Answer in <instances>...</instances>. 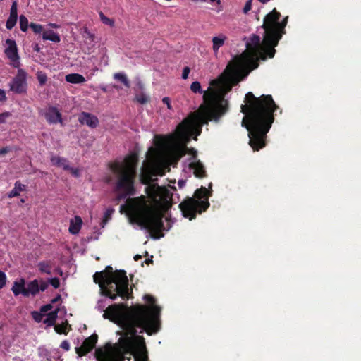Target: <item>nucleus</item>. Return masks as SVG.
<instances>
[{
  "mask_svg": "<svg viewBox=\"0 0 361 361\" xmlns=\"http://www.w3.org/2000/svg\"><path fill=\"white\" fill-rule=\"evenodd\" d=\"M30 26L35 33H40L43 30V27L39 24L31 23Z\"/></svg>",
  "mask_w": 361,
  "mask_h": 361,
  "instance_id": "c9c22d12",
  "label": "nucleus"
},
{
  "mask_svg": "<svg viewBox=\"0 0 361 361\" xmlns=\"http://www.w3.org/2000/svg\"><path fill=\"white\" fill-rule=\"evenodd\" d=\"M19 21H20V30L22 31H23V32L27 31V27H28V20H27V18L25 16L21 15L20 16Z\"/></svg>",
  "mask_w": 361,
  "mask_h": 361,
  "instance_id": "cd10ccee",
  "label": "nucleus"
},
{
  "mask_svg": "<svg viewBox=\"0 0 361 361\" xmlns=\"http://www.w3.org/2000/svg\"><path fill=\"white\" fill-rule=\"evenodd\" d=\"M48 283L43 279H34L29 281L25 288V298H28L30 295L35 297L40 291H44L48 288Z\"/></svg>",
  "mask_w": 361,
  "mask_h": 361,
  "instance_id": "f8f14e48",
  "label": "nucleus"
},
{
  "mask_svg": "<svg viewBox=\"0 0 361 361\" xmlns=\"http://www.w3.org/2000/svg\"><path fill=\"white\" fill-rule=\"evenodd\" d=\"M212 183L209 184L208 188L202 186L195 190V197H187L180 203L179 208L184 217L192 220L196 217L197 214H201L209 208V198L212 195Z\"/></svg>",
  "mask_w": 361,
  "mask_h": 361,
  "instance_id": "0eeeda50",
  "label": "nucleus"
},
{
  "mask_svg": "<svg viewBox=\"0 0 361 361\" xmlns=\"http://www.w3.org/2000/svg\"><path fill=\"white\" fill-rule=\"evenodd\" d=\"M32 316L35 322H40L42 321L44 315L41 312H38L37 311H33L32 312Z\"/></svg>",
  "mask_w": 361,
  "mask_h": 361,
  "instance_id": "f704fd0d",
  "label": "nucleus"
},
{
  "mask_svg": "<svg viewBox=\"0 0 361 361\" xmlns=\"http://www.w3.org/2000/svg\"><path fill=\"white\" fill-rule=\"evenodd\" d=\"M59 309L48 313L47 318L44 320V323L47 324L49 326H54L58 317Z\"/></svg>",
  "mask_w": 361,
  "mask_h": 361,
  "instance_id": "b1692460",
  "label": "nucleus"
},
{
  "mask_svg": "<svg viewBox=\"0 0 361 361\" xmlns=\"http://www.w3.org/2000/svg\"><path fill=\"white\" fill-rule=\"evenodd\" d=\"M6 279L7 277L6 274L4 271H0V289L3 288L5 286Z\"/></svg>",
  "mask_w": 361,
  "mask_h": 361,
  "instance_id": "72a5a7b5",
  "label": "nucleus"
},
{
  "mask_svg": "<svg viewBox=\"0 0 361 361\" xmlns=\"http://www.w3.org/2000/svg\"><path fill=\"white\" fill-rule=\"evenodd\" d=\"M54 329L56 332L59 334H65L66 335L68 331L71 329V325L68 324V321L66 320L61 324H57L54 326Z\"/></svg>",
  "mask_w": 361,
  "mask_h": 361,
  "instance_id": "5701e85b",
  "label": "nucleus"
},
{
  "mask_svg": "<svg viewBox=\"0 0 361 361\" xmlns=\"http://www.w3.org/2000/svg\"><path fill=\"white\" fill-rule=\"evenodd\" d=\"M51 309H52L51 304H47V305H43L41 307L40 312L44 313V312H47L51 310Z\"/></svg>",
  "mask_w": 361,
  "mask_h": 361,
  "instance_id": "c03bdc74",
  "label": "nucleus"
},
{
  "mask_svg": "<svg viewBox=\"0 0 361 361\" xmlns=\"http://www.w3.org/2000/svg\"><path fill=\"white\" fill-rule=\"evenodd\" d=\"M37 267L41 273L51 274L52 265L50 261H42L37 264Z\"/></svg>",
  "mask_w": 361,
  "mask_h": 361,
  "instance_id": "4be33fe9",
  "label": "nucleus"
},
{
  "mask_svg": "<svg viewBox=\"0 0 361 361\" xmlns=\"http://www.w3.org/2000/svg\"><path fill=\"white\" fill-rule=\"evenodd\" d=\"M6 99L5 91L0 89V101H5Z\"/></svg>",
  "mask_w": 361,
  "mask_h": 361,
  "instance_id": "49530a36",
  "label": "nucleus"
},
{
  "mask_svg": "<svg viewBox=\"0 0 361 361\" xmlns=\"http://www.w3.org/2000/svg\"><path fill=\"white\" fill-rule=\"evenodd\" d=\"M169 187H170L172 190H176V188L175 187H173V186H169Z\"/></svg>",
  "mask_w": 361,
  "mask_h": 361,
  "instance_id": "680f3d73",
  "label": "nucleus"
},
{
  "mask_svg": "<svg viewBox=\"0 0 361 361\" xmlns=\"http://www.w3.org/2000/svg\"><path fill=\"white\" fill-rule=\"evenodd\" d=\"M6 44L7 47L5 49V54L9 59L11 65L14 68H19L20 63L16 42L8 39Z\"/></svg>",
  "mask_w": 361,
  "mask_h": 361,
  "instance_id": "9b49d317",
  "label": "nucleus"
},
{
  "mask_svg": "<svg viewBox=\"0 0 361 361\" xmlns=\"http://www.w3.org/2000/svg\"><path fill=\"white\" fill-rule=\"evenodd\" d=\"M26 185L22 184L20 181H16L14 184V188L9 192L8 197L12 198L20 195V192L25 191Z\"/></svg>",
  "mask_w": 361,
  "mask_h": 361,
  "instance_id": "aec40b11",
  "label": "nucleus"
},
{
  "mask_svg": "<svg viewBox=\"0 0 361 361\" xmlns=\"http://www.w3.org/2000/svg\"><path fill=\"white\" fill-rule=\"evenodd\" d=\"M49 282L54 288H58L60 286V281L56 277L49 279Z\"/></svg>",
  "mask_w": 361,
  "mask_h": 361,
  "instance_id": "4c0bfd02",
  "label": "nucleus"
},
{
  "mask_svg": "<svg viewBox=\"0 0 361 361\" xmlns=\"http://www.w3.org/2000/svg\"><path fill=\"white\" fill-rule=\"evenodd\" d=\"M45 117L47 121L51 123H56L61 122V114L56 107H49L46 114Z\"/></svg>",
  "mask_w": 361,
  "mask_h": 361,
  "instance_id": "f3484780",
  "label": "nucleus"
},
{
  "mask_svg": "<svg viewBox=\"0 0 361 361\" xmlns=\"http://www.w3.org/2000/svg\"><path fill=\"white\" fill-rule=\"evenodd\" d=\"M141 258H142V256H141L140 255H138V254H137V255H135L134 256V260H135V261H138V260H140Z\"/></svg>",
  "mask_w": 361,
  "mask_h": 361,
  "instance_id": "8fccbe9b",
  "label": "nucleus"
},
{
  "mask_svg": "<svg viewBox=\"0 0 361 361\" xmlns=\"http://www.w3.org/2000/svg\"><path fill=\"white\" fill-rule=\"evenodd\" d=\"M49 25L51 27H54V28H58L59 27V25H57V24H55V23H50Z\"/></svg>",
  "mask_w": 361,
  "mask_h": 361,
  "instance_id": "864d4df0",
  "label": "nucleus"
},
{
  "mask_svg": "<svg viewBox=\"0 0 361 361\" xmlns=\"http://www.w3.org/2000/svg\"><path fill=\"white\" fill-rule=\"evenodd\" d=\"M188 169L197 178H204L207 177V171L205 166L200 161V159H193L192 161L189 163Z\"/></svg>",
  "mask_w": 361,
  "mask_h": 361,
  "instance_id": "4468645a",
  "label": "nucleus"
},
{
  "mask_svg": "<svg viewBox=\"0 0 361 361\" xmlns=\"http://www.w3.org/2000/svg\"><path fill=\"white\" fill-rule=\"evenodd\" d=\"M66 81L71 84H82L85 82L83 75L79 73H70L66 75Z\"/></svg>",
  "mask_w": 361,
  "mask_h": 361,
  "instance_id": "a211bd4d",
  "label": "nucleus"
},
{
  "mask_svg": "<svg viewBox=\"0 0 361 361\" xmlns=\"http://www.w3.org/2000/svg\"><path fill=\"white\" fill-rule=\"evenodd\" d=\"M135 99L138 103L144 104L149 102V98L146 94L140 93L136 94Z\"/></svg>",
  "mask_w": 361,
  "mask_h": 361,
  "instance_id": "c85d7f7f",
  "label": "nucleus"
},
{
  "mask_svg": "<svg viewBox=\"0 0 361 361\" xmlns=\"http://www.w3.org/2000/svg\"><path fill=\"white\" fill-rule=\"evenodd\" d=\"M143 299L149 304L131 306L128 313H124L126 305L123 303L109 305L103 314V317L120 326L124 331L119 340L121 354L132 351L137 331H145L148 335L157 333L161 327V307L155 304L156 299L150 295H145Z\"/></svg>",
  "mask_w": 361,
  "mask_h": 361,
  "instance_id": "7ed1b4c3",
  "label": "nucleus"
},
{
  "mask_svg": "<svg viewBox=\"0 0 361 361\" xmlns=\"http://www.w3.org/2000/svg\"><path fill=\"white\" fill-rule=\"evenodd\" d=\"M114 78L120 80L126 87H130V82L124 73H116L114 75Z\"/></svg>",
  "mask_w": 361,
  "mask_h": 361,
  "instance_id": "a878e982",
  "label": "nucleus"
},
{
  "mask_svg": "<svg viewBox=\"0 0 361 361\" xmlns=\"http://www.w3.org/2000/svg\"><path fill=\"white\" fill-rule=\"evenodd\" d=\"M9 86L10 90L15 93L21 94L25 92L26 90L25 72L22 69H19L17 75L13 78Z\"/></svg>",
  "mask_w": 361,
  "mask_h": 361,
  "instance_id": "9d476101",
  "label": "nucleus"
},
{
  "mask_svg": "<svg viewBox=\"0 0 361 361\" xmlns=\"http://www.w3.org/2000/svg\"><path fill=\"white\" fill-rule=\"evenodd\" d=\"M99 88L104 92H107V88L106 86L104 85H100L99 86Z\"/></svg>",
  "mask_w": 361,
  "mask_h": 361,
  "instance_id": "603ef678",
  "label": "nucleus"
},
{
  "mask_svg": "<svg viewBox=\"0 0 361 361\" xmlns=\"http://www.w3.org/2000/svg\"><path fill=\"white\" fill-rule=\"evenodd\" d=\"M39 49H40V48H39V45L38 44H35V47H34V50L36 51H39Z\"/></svg>",
  "mask_w": 361,
  "mask_h": 361,
  "instance_id": "6e6d98bb",
  "label": "nucleus"
},
{
  "mask_svg": "<svg viewBox=\"0 0 361 361\" xmlns=\"http://www.w3.org/2000/svg\"><path fill=\"white\" fill-rule=\"evenodd\" d=\"M137 345L134 343V347L128 354L133 355L134 361H149L148 353L145 345V338L142 336H136Z\"/></svg>",
  "mask_w": 361,
  "mask_h": 361,
  "instance_id": "1a4fd4ad",
  "label": "nucleus"
},
{
  "mask_svg": "<svg viewBox=\"0 0 361 361\" xmlns=\"http://www.w3.org/2000/svg\"><path fill=\"white\" fill-rule=\"evenodd\" d=\"M60 347L68 351L70 350V344H69V342L67 341V340H64L61 342V345H60Z\"/></svg>",
  "mask_w": 361,
  "mask_h": 361,
  "instance_id": "37998d69",
  "label": "nucleus"
},
{
  "mask_svg": "<svg viewBox=\"0 0 361 361\" xmlns=\"http://www.w3.org/2000/svg\"><path fill=\"white\" fill-rule=\"evenodd\" d=\"M162 102H163L164 104H166V105L167 109H168L169 110H171H171H173V107H172V106H171V99H170V98H169V97H164V98L162 99Z\"/></svg>",
  "mask_w": 361,
  "mask_h": 361,
  "instance_id": "79ce46f5",
  "label": "nucleus"
},
{
  "mask_svg": "<svg viewBox=\"0 0 361 361\" xmlns=\"http://www.w3.org/2000/svg\"><path fill=\"white\" fill-rule=\"evenodd\" d=\"M78 119L82 124L87 125L90 128H96L99 123L97 117L87 112H82Z\"/></svg>",
  "mask_w": 361,
  "mask_h": 361,
  "instance_id": "2eb2a0df",
  "label": "nucleus"
},
{
  "mask_svg": "<svg viewBox=\"0 0 361 361\" xmlns=\"http://www.w3.org/2000/svg\"><path fill=\"white\" fill-rule=\"evenodd\" d=\"M226 39V37L223 34L212 38V49L216 54L218 52L219 49L224 44Z\"/></svg>",
  "mask_w": 361,
  "mask_h": 361,
  "instance_id": "6ab92c4d",
  "label": "nucleus"
},
{
  "mask_svg": "<svg viewBox=\"0 0 361 361\" xmlns=\"http://www.w3.org/2000/svg\"><path fill=\"white\" fill-rule=\"evenodd\" d=\"M18 16L10 15L9 18L6 21V28L8 30H11L16 25L17 22Z\"/></svg>",
  "mask_w": 361,
  "mask_h": 361,
  "instance_id": "bb28decb",
  "label": "nucleus"
},
{
  "mask_svg": "<svg viewBox=\"0 0 361 361\" xmlns=\"http://www.w3.org/2000/svg\"><path fill=\"white\" fill-rule=\"evenodd\" d=\"M124 158H129V159L137 158V154H133V155H131V156H126Z\"/></svg>",
  "mask_w": 361,
  "mask_h": 361,
  "instance_id": "5fc2aeb1",
  "label": "nucleus"
},
{
  "mask_svg": "<svg viewBox=\"0 0 361 361\" xmlns=\"http://www.w3.org/2000/svg\"><path fill=\"white\" fill-rule=\"evenodd\" d=\"M64 169L69 170L71 173L75 177L79 176V171L77 169L69 167L68 166H64Z\"/></svg>",
  "mask_w": 361,
  "mask_h": 361,
  "instance_id": "a19ab883",
  "label": "nucleus"
},
{
  "mask_svg": "<svg viewBox=\"0 0 361 361\" xmlns=\"http://www.w3.org/2000/svg\"><path fill=\"white\" fill-rule=\"evenodd\" d=\"M98 336L96 334L87 337L80 347L75 348V352L79 357H82L89 353L95 347L97 343Z\"/></svg>",
  "mask_w": 361,
  "mask_h": 361,
  "instance_id": "ddd939ff",
  "label": "nucleus"
},
{
  "mask_svg": "<svg viewBox=\"0 0 361 361\" xmlns=\"http://www.w3.org/2000/svg\"><path fill=\"white\" fill-rule=\"evenodd\" d=\"M139 159H122V161H114L109 163V167L112 172L118 176L116 189L123 190L124 194L120 198H125L127 196L133 195L135 190L134 188V178L135 176V166Z\"/></svg>",
  "mask_w": 361,
  "mask_h": 361,
  "instance_id": "423d86ee",
  "label": "nucleus"
},
{
  "mask_svg": "<svg viewBox=\"0 0 361 361\" xmlns=\"http://www.w3.org/2000/svg\"><path fill=\"white\" fill-rule=\"evenodd\" d=\"M61 300V295L58 294L54 298H53L51 302V303H56Z\"/></svg>",
  "mask_w": 361,
  "mask_h": 361,
  "instance_id": "de8ad7c7",
  "label": "nucleus"
},
{
  "mask_svg": "<svg viewBox=\"0 0 361 361\" xmlns=\"http://www.w3.org/2000/svg\"><path fill=\"white\" fill-rule=\"evenodd\" d=\"M190 72V69L189 67L186 66L183 68V73H182V78L183 79H187L188 77V75Z\"/></svg>",
  "mask_w": 361,
  "mask_h": 361,
  "instance_id": "a18cd8bd",
  "label": "nucleus"
},
{
  "mask_svg": "<svg viewBox=\"0 0 361 361\" xmlns=\"http://www.w3.org/2000/svg\"><path fill=\"white\" fill-rule=\"evenodd\" d=\"M281 14L276 9L269 13L262 26L263 39L252 35L246 42V50L235 56L229 62L224 71L209 82L203 91L198 81L193 82L190 90L193 93L203 94V103L176 127L173 133L155 135L152 145L148 148L145 158H181L190 156L195 158L197 152L187 147L192 135H200L202 127L210 121L217 122L227 111L228 102L224 99L233 85L258 67L259 59L272 58L274 47L284 34L288 17L280 20Z\"/></svg>",
  "mask_w": 361,
  "mask_h": 361,
  "instance_id": "f257e3e1",
  "label": "nucleus"
},
{
  "mask_svg": "<svg viewBox=\"0 0 361 361\" xmlns=\"http://www.w3.org/2000/svg\"><path fill=\"white\" fill-rule=\"evenodd\" d=\"M252 0H248L246 2V4H245V6L243 8V10L244 13L246 14V13H247L251 10V8H252Z\"/></svg>",
  "mask_w": 361,
  "mask_h": 361,
  "instance_id": "ea45409f",
  "label": "nucleus"
},
{
  "mask_svg": "<svg viewBox=\"0 0 361 361\" xmlns=\"http://www.w3.org/2000/svg\"><path fill=\"white\" fill-rule=\"evenodd\" d=\"M75 224H73V221L71 222V225L69 227V231L72 234L78 233L81 228L82 219L79 216H75Z\"/></svg>",
  "mask_w": 361,
  "mask_h": 361,
  "instance_id": "393cba45",
  "label": "nucleus"
},
{
  "mask_svg": "<svg viewBox=\"0 0 361 361\" xmlns=\"http://www.w3.org/2000/svg\"><path fill=\"white\" fill-rule=\"evenodd\" d=\"M125 355L121 354V348H115L110 343L97 348L94 353L97 361H124Z\"/></svg>",
  "mask_w": 361,
  "mask_h": 361,
  "instance_id": "6e6552de",
  "label": "nucleus"
},
{
  "mask_svg": "<svg viewBox=\"0 0 361 361\" xmlns=\"http://www.w3.org/2000/svg\"><path fill=\"white\" fill-rule=\"evenodd\" d=\"M11 116V114L10 112L6 111L2 114H0V123H6V120Z\"/></svg>",
  "mask_w": 361,
  "mask_h": 361,
  "instance_id": "e433bc0d",
  "label": "nucleus"
},
{
  "mask_svg": "<svg viewBox=\"0 0 361 361\" xmlns=\"http://www.w3.org/2000/svg\"><path fill=\"white\" fill-rule=\"evenodd\" d=\"M44 40H50L51 42L58 43L60 42V36L52 30L44 31L42 35Z\"/></svg>",
  "mask_w": 361,
  "mask_h": 361,
  "instance_id": "412c9836",
  "label": "nucleus"
},
{
  "mask_svg": "<svg viewBox=\"0 0 361 361\" xmlns=\"http://www.w3.org/2000/svg\"><path fill=\"white\" fill-rule=\"evenodd\" d=\"M13 147H5L1 149H0V156H5V155H12L11 153L13 152Z\"/></svg>",
  "mask_w": 361,
  "mask_h": 361,
  "instance_id": "2f4dec72",
  "label": "nucleus"
},
{
  "mask_svg": "<svg viewBox=\"0 0 361 361\" xmlns=\"http://www.w3.org/2000/svg\"><path fill=\"white\" fill-rule=\"evenodd\" d=\"M17 11H18L17 1H14L12 3V6H11V11H10V15L18 16Z\"/></svg>",
  "mask_w": 361,
  "mask_h": 361,
  "instance_id": "58836bf2",
  "label": "nucleus"
},
{
  "mask_svg": "<svg viewBox=\"0 0 361 361\" xmlns=\"http://www.w3.org/2000/svg\"><path fill=\"white\" fill-rule=\"evenodd\" d=\"M210 1H216V0H209ZM217 3L219 4L220 3V0H216Z\"/></svg>",
  "mask_w": 361,
  "mask_h": 361,
  "instance_id": "052dcab7",
  "label": "nucleus"
},
{
  "mask_svg": "<svg viewBox=\"0 0 361 361\" xmlns=\"http://www.w3.org/2000/svg\"><path fill=\"white\" fill-rule=\"evenodd\" d=\"M63 159H51V161H56V163L55 164H59L61 161H62Z\"/></svg>",
  "mask_w": 361,
  "mask_h": 361,
  "instance_id": "4d7b16f0",
  "label": "nucleus"
},
{
  "mask_svg": "<svg viewBox=\"0 0 361 361\" xmlns=\"http://www.w3.org/2000/svg\"><path fill=\"white\" fill-rule=\"evenodd\" d=\"M249 104L241 105V111L245 114L242 126L248 132L249 145L254 151H258L265 146L267 133L274 121L273 113L279 108L271 95L255 97L252 92L245 95Z\"/></svg>",
  "mask_w": 361,
  "mask_h": 361,
  "instance_id": "20e7f679",
  "label": "nucleus"
},
{
  "mask_svg": "<svg viewBox=\"0 0 361 361\" xmlns=\"http://www.w3.org/2000/svg\"><path fill=\"white\" fill-rule=\"evenodd\" d=\"M37 78L41 85H44L47 80V75L42 71L37 73Z\"/></svg>",
  "mask_w": 361,
  "mask_h": 361,
  "instance_id": "7c9ffc66",
  "label": "nucleus"
},
{
  "mask_svg": "<svg viewBox=\"0 0 361 361\" xmlns=\"http://www.w3.org/2000/svg\"><path fill=\"white\" fill-rule=\"evenodd\" d=\"M114 210L112 209H108L104 213V218L102 219V223L106 224L110 219L111 216L113 213Z\"/></svg>",
  "mask_w": 361,
  "mask_h": 361,
  "instance_id": "473e14b6",
  "label": "nucleus"
},
{
  "mask_svg": "<svg viewBox=\"0 0 361 361\" xmlns=\"http://www.w3.org/2000/svg\"><path fill=\"white\" fill-rule=\"evenodd\" d=\"M25 279L20 278L13 282L11 290L15 296H18L21 294L25 297Z\"/></svg>",
  "mask_w": 361,
  "mask_h": 361,
  "instance_id": "dca6fc26",
  "label": "nucleus"
},
{
  "mask_svg": "<svg viewBox=\"0 0 361 361\" xmlns=\"http://www.w3.org/2000/svg\"><path fill=\"white\" fill-rule=\"evenodd\" d=\"M88 35H90L91 40H92L93 39V35L92 34H90V32H88Z\"/></svg>",
  "mask_w": 361,
  "mask_h": 361,
  "instance_id": "bf43d9fd",
  "label": "nucleus"
},
{
  "mask_svg": "<svg viewBox=\"0 0 361 361\" xmlns=\"http://www.w3.org/2000/svg\"><path fill=\"white\" fill-rule=\"evenodd\" d=\"M94 283L100 288L101 293L114 300L118 296L123 300H128L133 294L129 289V281L124 270L113 271L111 266L104 271H97L93 276Z\"/></svg>",
  "mask_w": 361,
  "mask_h": 361,
  "instance_id": "39448f33",
  "label": "nucleus"
},
{
  "mask_svg": "<svg viewBox=\"0 0 361 361\" xmlns=\"http://www.w3.org/2000/svg\"><path fill=\"white\" fill-rule=\"evenodd\" d=\"M145 262L147 264H152L153 263V260L152 258H149V259H146L145 260Z\"/></svg>",
  "mask_w": 361,
  "mask_h": 361,
  "instance_id": "3c124183",
  "label": "nucleus"
},
{
  "mask_svg": "<svg viewBox=\"0 0 361 361\" xmlns=\"http://www.w3.org/2000/svg\"><path fill=\"white\" fill-rule=\"evenodd\" d=\"M99 17H100L101 21L104 24L108 25L111 27H113L114 25V21L112 19H110V18H107L106 16H105L103 13H102V12L99 13Z\"/></svg>",
  "mask_w": 361,
  "mask_h": 361,
  "instance_id": "c756f323",
  "label": "nucleus"
},
{
  "mask_svg": "<svg viewBox=\"0 0 361 361\" xmlns=\"http://www.w3.org/2000/svg\"><path fill=\"white\" fill-rule=\"evenodd\" d=\"M185 183H186V181L185 180H183V179L179 180L178 182V185L180 188H182L183 187H184Z\"/></svg>",
  "mask_w": 361,
  "mask_h": 361,
  "instance_id": "09e8293b",
  "label": "nucleus"
},
{
  "mask_svg": "<svg viewBox=\"0 0 361 361\" xmlns=\"http://www.w3.org/2000/svg\"><path fill=\"white\" fill-rule=\"evenodd\" d=\"M179 159H144L140 170V180L146 185L145 192L152 200L157 209L149 207L145 197L134 200L129 204V212L132 221L141 228L149 231L151 238L159 239L164 237L163 231L171 228L169 219L168 228L164 226L163 218L172 206L173 193L164 186H159L155 182L158 176H163L170 171V165L176 164Z\"/></svg>",
  "mask_w": 361,
  "mask_h": 361,
  "instance_id": "f03ea898",
  "label": "nucleus"
},
{
  "mask_svg": "<svg viewBox=\"0 0 361 361\" xmlns=\"http://www.w3.org/2000/svg\"><path fill=\"white\" fill-rule=\"evenodd\" d=\"M259 1H260L261 3L262 4H266L267 3L269 0H258Z\"/></svg>",
  "mask_w": 361,
  "mask_h": 361,
  "instance_id": "13d9d810",
  "label": "nucleus"
}]
</instances>
